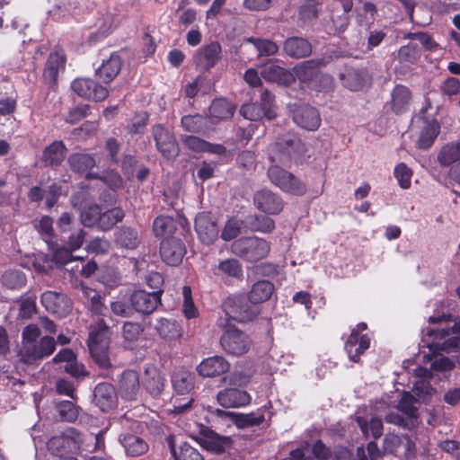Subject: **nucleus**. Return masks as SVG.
<instances>
[{
	"mask_svg": "<svg viewBox=\"0 0 460 460\" xmlns=\"http://www.w3.org/2000/svg\"><path fill=\"white\" fill-rule=\"evenodd\" d=\"M112 332L103 318L99 319L89 328L87 346L93 363L102 370L113 367L110 358V345Z\"/></svg>",
	"mask_w": 460,
	"mask_h": 460,
	"instance_id": "1",
	"label": "nucleus"
},
{
	"mask_svg": "<svg viewBox=\"0 0 460 460\" xmlns=\"http://www.w3.org/2000/svg\"><path fill=\"white\" fill-rule=\"evenodd\" d=\"M307 148L298 136L287 133L279 137L268 146V155L271 163H279L288 165L290 163L302 162L306 155Z\"/></svg>",
	"mask_w": 460,
	"mask_h": 460,
	"instance_id": "2",
	"label": "nucleus"
},
{
	"mask_svg": "<svg viewBox=\"0 0 460 460\" xmlns=\"http://www.w3.org/2000/svg\"><path fill=\"white\" fill-rule=\"evenodd\" d=\"M270 243L256 235L243 236L231 243V252L248 262H257L270 252Z\"/></svg>",
	"mask_w": 460,
	"mask_h": 460,
	"instance_id": "3",
	"label": "nucleus"
},
{
	"mask_svg": "<svg viewBox=\"0 0 460 460\" xmlns=\"http://www.w3.org/2000/svg\"><path fill=\"white\" fill-rule=\"evenodd\" d=\"M219 327L223 331L219 344L226 354L240 357L250 350L252 340L247 333L228 321L220 323Z\"/></svg>",
	"mask_w": 460,
	"mask_h": 460,
	"instance_id": "4",
	"label": "nucleus"
},
{
	"mask_svg": "<svg viewBox=\"0 0 460 460\" xmlns=\"http://www.w3.org/2000/svg\"><path fill=\"white\" fill-rule=\"evenodd\" d=\"M267 174L270 182L286 193L303 196L307 191L304 181L277 164L270 165Z\"/></svg>",
	"mask_w": 460,
	"mask_h": 460,
	"instance_id": "5",
	"label": "nucleus"
},
{
	"mask_svg": "<svg viewBox=\"0 0 460 460\" xmlns=\"http://www.w3.org/2000/svg\"><path fill=\"white\" fill-rule=\"evenodd\" d=\"M267 174L270 182L286 193L303 196L307 191L304 181L277 164L270 165Z\"/></svg>",
	"mask_w": 460,
	"mask_h": 460,
	"instance_id": "6",
	"label": "nucleus"
},
{
	"mask_svg": "<svg viewBox=\"0 0 460 460\" xmlns=\"http://www.w3.org/2000/svg\"><path fill=\"white\" fill-rule=\"evenodd\" d=\"M272 407L271 401H268L264 405L249 413L235 412V414H231L232 423L239 429L253 427L267 429L270 426L274 415Z\"/></svg>",
	"mask_w": 460,
	"mask_h": 460,
	"instance_id": "7",
	"label": "nucleus"
},
{
	"mask_svg": "<svg viewBox=\"0 0 460 460\" xmlns=\"http://www.w3.org/2000/svg\"><path fill=\"white\" fill-rule=\"evenodd\" d=\"M151 133L156 150L161 155L168 161H174L180 154L179 144L174 134L161 123L153 125Z\"/></svg>",
	"mask_w": 460,
	"mask_h": 460,
	"instance_id": "8",
	"label": "nucleus"
},
{
	"mask_svg": "<svg viewBox=\"0 0 460 460\" xmlns=\"http://www.w3.org/2000/svg\"><path fill=\"white\" fill-rule=\"evenodd\" d=\"M223 311L229 319L239 323L252 322L258 314L256 308L243 296H228L222 304Z\"/></svg>",
	"mask_w": 460,
	"mask_h": 460,
	"instance_id": "9",
	"label": "nucleus"
},
{
	"mask_svg": "<svg viewBox=\"0 0 460 460\" xmlns=\"http://www.w3.org/2000/svg\"><path fill=\"white\" fill-rule=\"evenodd\" d=\"M353 4V0H331L328 10L333 34H341L347 30Z\"/></svg>",
	"mask_w": 460,
	"mask_h": 460,
	"instance_id": "10",
	"label": "nucleus"
},
{
	"mask_svg": "<svg viewBox=\"0 0 460 460\" xmlns=\"http://www.w3.org/2000/svg\"><path fill=\"white\" fill-rule=\"evenodd\" d=\"M161 291L147 292L144 289H137L130 295L131 308L143 315L153 314L161 305Z\"/></svg>",
	"mask_w": 460,
	"mask_h": 460,
	"instance_id": "11",
	"label": "nucleus"
},
{
	"mask_svg": "<svg viewBox=\"0 0 460 460\" xmlns=\"http://www.w3.org/2000/svg\"><path fill=\"white\" fill-rule=\"evenodd\" d=\"M187 252L186 245L180 238L165 237L160 243V255L162 261L172 267L179 266Z\"/></svg>",
	"mask_w": 460,
	"mask_h": 460,
	"instance_id": "12",
	"label": "nucleus"
},
{
	"mask_svg": "<svg viewBox=\"0 0 460 460\" xmlns=\"http://www.w3.org/2000/svg\"><path fill=\"white\" fill-rule=\"evenodd\" d=\"M71 89L78 96L93 102L104 101L109 95L106 87L91 78L75 79L71 84Z\"/></svg>",
	"mask_w": 460,
	"mask_h": 460,
	"instance_id": "13",
	"label": "nucleus"
},
{
	"mask_svg": "<svg viewBox=\"0 0 460 460\" xmlns=\"http://www.w3.org/2000/svg\"><path fill=\"white\" fill-rule=\"evenodd\" d=\"M324 64L322 58L309 59L301 62L293 68L294 82L298 79L304 84H312L314 80L319 79L329 83L332 81L331 77L323 75L319 71V67Z\"/></svg>",
	"mask_w": 460,
	"mask_h": 460,
	"instance_id": "14",
	"label": "nucleus"
},
{
	"mask_svg": "<svg viewBox=\"0 0 460 460\" xmlns=\"http://www.w3.org/2000/svg\"><path fill=\"white\" fill-rule=\"evenodd\" d=\"M199 443L202 447L217 455L229 452L234 446V440L229 436H222L209 428L200 429Z\"/></svg>",
	"mask_w": 460,
	"mask_h": 460,
	"instance_id": "15",
	"label": "nucleus"
},
{
	"mask_svg": "<svg viewBox=\"0 0 460 460\" xmlns=\"http://www.w3.org/2000/svg\"><path fill=\"white\" fill-rule=\"evenodd\" d=\"M56 341L53 337L44 336L39 342L26 345L22 357L27 364H34L45 358L49 357L56 349Z\"/></svg>",
	"mask_w": 460,
	"mask_h": 460,
	"instance_id": "16",
	"label": "nucleus"
},
{
	"mask_svg": "<svg viewBox=\"0 0 460 460\" xmlns=\"http://www.w3.org/2000/svg\"><path fill=\"white\" fill-rule=\"evenodd\" d=\"M340 79L342 85L350 91H362L372 84V77L366 67L345 66Z\"/></svg>",
	"mask_w": 460,
	"mask_h": 460,
	"instance_id": "17",
	"label": "nucleus"
},
{
	"mask_svg": "<svg viewBox=\"0 0 460 460\" xmlns=\"http://www.w3.org/2000/svg\"><path fill=\"white\" fill-rule=\"evenodd\" d=\"M230 367L231 364L225 357L215 355L203 358L195 369L202 378H216L226 374Z\"/></svg>",
	"mask_w": 460,
	"mask_h": 460,
	"instance_id": "18",
	"label": "nucleus"
},
{
	"mask_svg": "<svg viewBox=\"0 0 460 460\" xmlns=\"http://www.w3.org/2000/svg\"><path fill=\"white\" fill-rule=\"evenodd\" d=\"M221 54L222 47L220 43L218 41H211L196 51L193 61L198 68L208 72L221 59Z\"/></svg>",
	"mask_w": 460,
	"mask_h": 460,
	"instance_id": "19",
	"label": "nucleus"
},
{
	"mask_svg": "<svg viewBox=\"0 0 460 460\" xmlns=\"http://www.w3.org/2000/svg\"><path fill=\"white\" fill-rule=\"evenodd\" d=\"M41 304L46 310L60 318L66 317L72 309L69 297L64 293L46 291L41 296Z\"/></svg>",
	"mask_w": 460,
	"mask_h": 460,
	"instance_id": "20",
	"label": "nucleus"
},
{
	"mask_svg": "<svg viewBox=\"0 0 460 460\" xmlns=\"http://www.w3.org/2000/svg\"><path fill=\"white\" fill-rule=\"evenodd\" d=\"M93 402L102 412H108L118 405V395L114 385L108 382L99 383L93 392Z\"/></svg>",
	"mask_w": 460,
	"mask_h": 460,
	"instance_id": "21",
	"label": "nucleus"
},
{
	"mask_svg": "<svg viewBox=\"0 0 460 460\" xmlns=\"http://www.w3.org/2000/svg\"><path fill=\"white\" fill-rule=\"evenodd\" d=\"M195 230L202 242L206 245H210L217 239L219 228L216 220L210 213H199L195 218Z\"/></svg>",
	"mask_w": 460,
	"mask_h": 460,
	"instance_id": "22",
	"label": "nucleus"
},
{
	"mask_svg": "<svg viewBox=\"0 0 460 460\" xmlns=\"http://www.w3.org/2000/svg\"><path fill=\"white\" fill-rule=\"evenodd\" d=\"M292 117L297 126L309 131H315L321 126L318 110L308 104L296 106L292 111Z\"/></svg>",
	"mask_w": 460,
	"mask_h": 460,
	"instance_id": "23",
	"label": "nucleus"
},
{
	"mask_svg": "<svg viewBox=\"0 0 460 460\" xmlns=\"http://www.w3.org/2000/svg\"><path fill=\"white\" fill-rule=\"evenodd\" d=\"M66 63V56L61 49L49 55L45 63L43 79L50 87H54L57 84L58 74L65 70Z\"/></svg>",
	"mask_w": 460,
	"mask_h": 460,
	"instance_id": "24",
	"label": "nucleus"
},
{
	"mask_svg": "<svg viewBox=\"0 0 460 460\" xmlns=\"http://www.w3.org/2000/svg\"><path fill=\"white\" fill-rule=\"evenodd\" d=\"M52 360L56 364L64 362V371L75 379L90 376V372L84 364L77 361L76 355L70 349H62Z\"/></svg>",
	"mask_w": 460,
	"mask_h": 460,
	"instance_id": "25",
	"label": "nucleus"
},
{
	"mask_svg": "<svg viewBox=\"0 0 460 460\" xmlns=\"http://www.w3.org/2000/svg\"><path fill=\"white\" fill-rule=\"evenodd\" d=\"M217 401L226 409L240 408L249 405L252 396L243 389L227 387L217 393Z\"/></svg>",
	"mask_w": 460,
	"mask_h": 460,
	"instance_id": "26",
	"label": "nucleus"
},
{
	"mask_svg": "<svg viewBox=\"0 0 460 460\" xmlns=\"http://www.w3.org/2000/svg\"><path fill=\"white\" fill-rule=\"evenodd\" d=\"M253 202L259 210L270 215L280 213L284 205L279 195L266 189L255 192Z\"/></svg>",
	"mask_w": 460,
	"mask_h": 460,
	"instance_id": "27",
	"label": "nucleus"
},
{
	"mask_svg": "<svg viewBox=\"0 0 460 460\" xmlns=\"http://www.w3.org/2000/svg\"><path fill=\"white\" fill-rule=\"evenodd\" d=\"M107 429H102L98 433H89L81 437L80 433L75 429H69L67 437L71 438V434L74 435V438L78 441L79 448L93 453L97 451H104L105 449V434Z\"/></svg>",
	"mask_w": 460,
	"mask_h": 460,
	"instance_id": "28",
	"label": "nucleus"
},
{
	"mask_svg": "<svg viewBox=\"0 0 460 460\" xmlns=\"http://www.w3.org/2000/svg\"><path fill=\"white\" fill-rule=\"evenodd\" d=\"M140 391V381L138 373L128 369L123 371L119 381V392L122 399L126 401H136Z\"/></svg>",
	"mask_w": 460,
	"mask_h": 460,
	"instance_id": "29",
	"label": "nucleus"
},
{
	"mask_svg": "<svg viewBox=\"0 0 460 460\" xmlns=\"http://www.w3.org/2000/svg\"><path fill=\"white\" fill-rule=\"evenodd\" d=\"M171 383L177 394L186 395L194 389L195 375L186 367H178L172 373Z\"/></svg>",
	"mask_w": 460,
	"mask_h": 460,
	"instance_id": "30",
	"label": "nucleus"
},
{
	"mask_svg": "<svg viewBox=\"0 0 460 460\" xmlns=\"http://www.w3.org/2000/svg\"><path fill=\"white\" fill-rule=\"evenodd\" d=\"M312 50L311 42L304 37H288L283 42V51L291 58L299 59L309 57Z\"/></svg>",
	"mask_w": 460,
	"mask_h": 460,
	"instance_id": "31",
	"label": "nucleus"
},
{
	"mask_svg": "<svg viewBox=\"0 0 460 460\" xmlns=\"http://www.w3.org/2000/svg\"><path fill=\"white\" fill-rule=\"evenodd\" d=\"M155 329L158 336L168 342L179 341L183 336L182 326L175 319L161 317L157 319Z\"/></svg>",
	"mask_w": 460,
	"mask_h": 460,
	"instance_id": "32",
	"label": "nucleus"
},
{
	"mask_svg": "<svg viewBox=\"0 0 460 460\" xmlns=\"http://www.w3.org/2000/svg\"><path fill=\"white\" fill-rule=\"evenodd\" d=\"M423 337L422 342L423 347H428L433 353H438L444 351L447 353L458 352L460 350V337L453 336L447 339L438 340L435 336L425 337L426 329L422 331Z\"/></svg>",
	"mask_w": 460,
	"mask_h": 460,
	"instance_id": "33",
	"label": "nucleus"
},
{
	"mask_svg": "<svg viewBox=\"0 0 460 460\" xmlns=\"http://www.w3.org/2000/svg\"><path fill=\"white\" fill-rule=\"evenodd\" d=\"M370 338L367 334H363L361 337H356V333H350L348 337L344 349L348 354L350 361L358 363L360 357L369 349Z\"/></svg>",
	"mask_w": 460,
	"mask_h": 460,
	"instance_id": "34",
	"label": "nucleus"
},
{
	"mask_svg": "<svg viewBox=\"0 0 460 460\" xmlns=\"http://www.w3.org/2000/svg\"><path fill=\"white\" fill-rule=\"evenodd\" d=\"M165 382L164 376L155 367L152 366L145 369L143 386L151 396H159L165 387Z\"/></svg>",
	"mask_w": 460,
	"mask_h": 460,
	"instance_id": "35",
	"label": "nucleus"
},
{
	"mask_svg": "<svg viewBox=\"0 0 460 460\" xmlns=\"http://www.w3.org/2000/svg\"><path fill=\"white\" fill-rule=\"evenodd\" d=\"M411 100V90L405 85L396 84L391 93L388 105L394 113L399 115L408 111Z\"/></svg>",
	"mask_w": 460,
	"mask_h": 460,
	"instance_id": "36",
	"label": "nucleus"
},
{
	"mask_svg": "<svg viewBox=\"0 0 460 460\" xmlns=\"http://www.w3.org/2000/svg\"><path fill=\"white\" fill-rule=\"evenodd\" d=\"M122 60L119 54L111 53L108 59L102 61L101 66L96 69L95 75L105 84L112 82L119 74Z\"/></svg>",
	"mask_w": 460,
	"mask_h": 460,
	"instance_id": "37",
	"label": "nucleus"
},
{
	"mask_svg": "<svg viewBox=\"0 0 460 460\" xmlns=\"http://www.w3.org/2000/svg\"><path fill=\"white\" fill-rule=\"evenodd\" d=\"M261 76L268 82L287 86L294 83L292 72L276 64L266 65L261 71Z\"/></svg>",
	"mask_w": 460,
	"mask_h": 460,
	"instance_id": "38",
	"label": "nucleus"
},
{
	"mask_svg": "<svg viewBox=\"0 0 460 460\" xmlns=\"http://www.w3.org/2000/svg\"><path fill=\"white\" fill-rule=\"evenodd\" d=\"M66 152V147L63 141L56 140L44 148L41 160L46 166L58 167L64 161Z\"/></svg>",
	"mask_w": 460,
	"mask_h": 460,
	"instance_id": "39",
	"label": "nucleus"
},
{
	"mask_svg": "<svg viewBox=\"0 0 460 460\" xmlns=\"http://www.w3.org/2000/svg\"><path fill=\"white\" fill-rule=\"evenodd\" d=\"M275 291L273 283L269 280H258L252 286L247 294L249 302L252 305H258L268 301Z\"/></svg>",
	"mask_w": 460,
	"mask_h": 460,
	"instance_id": "40",
	"label": "nucleus"
},
{
	"mask_svg": "<svg viewBox=\"0 0 460 460\" xmlns=\"http://www.w3.org/2000/svg\"><path fill=\"white\" fill-rule=\"evenodd\" d=\"M215 275L242 281L243 279V265L237 259L222 260L215 270Z\"/></svg>",
	"mask_w": 460,
	"mask_h": 460,
	"instance_id": "41",
	"label": "nucleus"
},
{
	"mask_svg": "<svg viewBox=\"0 0 460 460\" xmlns=\"http://www.w3.org/2000/svg\"><path fill=\"white\" fill-rule=\"evenodd\" d=\"M67 162L74 172L85 173V176L96 165L94 155L87 153H74L69 155Z\"/></svg>",
	"mask_w": 460,
	"mask_h": 460,
	"instance_id": "42",
	"label": "nucleus"
},
{
	"mask_svg": "<svg viewBox=\"0 0 460 460\" xmlns=\"http://www.w3.org/2000/svg\"><path fill=\"white\" fill-rule=\"evenodd\" d=\"M128 456L137 457L146 454L148 451V444L140 437L133 434H126L120 438Z\"/></svg>",
	"mask_w": 460,
	"mask_h": 460,
	"instance_id": "43",
	"label": "nucleus"
},
{
	"mask_svg": "<svg viewBox=\"0 0 460 460\" xmlns=\"http://www.w3.org/2000/svg\"><path fill=\"white\" fill-rule=\"evenodd\" d=\"M460 161V139L445 144L438 154V162L443 167H448Z\"/></svg>",
	"mask_w": 460,
	"mask_h": 460,
	"instance_id": "44",
	"label": "nucleus"
},
{
	"mask_svg": "<svg viewBox=\"0 0 460 460\" xmlns=\"http://www.w3.org/2000/svg\"><path fill=\"white\" fill-rule=\"evenodd\" d=\"M236 106L226 98H218L212 102L209 107L211 117L218 119H231L235 111Z\"/></svg>",
	"mask_w": 460,
	"mask_h": 460,
	"instance_id": "45",
	"label": "nucleus"
},
{
	"mask_svg": "<svg viewBox=\"0 0 460 460\" xmlns=\"http://www.w3.org/2000/svg\"><path fill=\"white\" fill-rule=\"evenodd\" d=\"M115 242L120 247L133 250L138 246L140 239L136 229L122 226L115 233Z\"/></svg>",
	"mask_w": 460,
	"mask_h": 460,
	"instance_id": "46",
	"label": "nucleus"
},
{
	"mask_svg": "<svg viewBox=\"0 0 460 460\" xmlns=\"http://www.w3.org/2000/svg\"><path fill=\"white\" fill-rule=\"evenodd\" d=\"M440 132V125L438 121L432 120L427 123L422 128L417 145L420 149H429L435 142Z\"/></svg>",
	"mask_w": 460,
	"mask_h": 460,
	"instance_id": "47",
	"label": "nucleus"
},
{
	"mask_svg": "<svg viewBox=\"0 0 460 460\" xmlns=\"http://www.w3.org/2000/svg\"><path fill=\"white\" fill-rule=\"evenodd\" d=\"M322 3L319 0H305L298 7V19L303 23L315 21L321 12Z\"/></svg>",
	"mask_w": 460,
	"mask_h": 460,
	"instance_id": "48",
	"label": "nucleus"
},
{
	"mask_svg": "<svg viewBox=\"0 0 460 460\" xmlns=\"http://www.w3.org/2000/svg\"><path fill=\"white\" fill-rule=\"evenodd\" d=\"M124 217L125 213L120 208H113L105 212L101 211L98 228L102 231H109L112 229L117 223L121 222Z\"/></svg>",
	"mask_w": 460,
	"mask_h": 460,
	"instance_id": "49",
	"label": "nucleus"
},
{
	"mask_svg": "<svg viewBox=\"0 0 460 460\" xmlns=\"http://www.w3.org/2000/svg\"><path fill=\"white\" fill-rule=\"evenodd\" d=\"M356 421L365 436L368 435L369 430L375 439L379 438L383 435L384 427L380 418L372 417L368 422L364 417L359 416L357 417Z\"/></svg>",
	"mask_w": 460,
	"mask_h": 460,
	"instance_id": "50",
	"label": "nucleus"
},
{
	"mask_svg": "<svg viewBox=\"0 0 460 460\" xmlns=\"http://www.w3.org/2000/svg\"><path fill=\"white\" fill-rule=\"evenodd\" d=\"M176 230V222L172 217L158 216L153 223L155 236L162 237L172 234Z\"/></svg>",
	"mask_w": 460,
	"mask_h": 460,
	"instance_id": "51",
	"label": "nucleus"
},
{
	"mask_svg": "<svg viewBox=\"0 0 460 460\" xmlns=\"http://www.w3.org/2000/svg\"><path fill=\"white\" fill-rule=\"evenodd\" d=\"M332 460H368V457L364 447H358L355 456L347 447L336 446L333 448Z\"/></svg>",
	"mask_w": 460,
	"mask_h": 460,
	"instance_id": "52",
	"label": "nucleus"
},
{
	"mask_svg": "<svg viewBox=\"0 0 460 460\" xmlns=\"http://www.w3.org/2000/svg\"><path fill=\"white\" fill-rule=\"evenodd\" d=\"M183 302L181 312L187 320L196 319L199 316V311L195 305L191 288L190 286H184L182 288Z\"/></svg>",
	"mask_w": 460,
	"mask_h": 460,
	"instance_id": "53",
	"label": "nucleus"
},
{
	"mask_svg": "<svg viewBox=\"0 0 460 460\" xmlns=\"http://www.w3.org/2000/svg\"><path fill=\"white\" fill-rule=\"evenodd\" d=\"M250 229L253 232L269 234L275 229V222L266 216H252L247 218Z\"/></svg>",
	"mask_w": 460,
	"mask_h": 460,
	"instance_id": "54",
	"label": "nucleus"
},
{
	"mask_svg": "<svg viewBox=\"0 0 460 460\" xmlns=\"http://www.w3.org/2000/svg\"><path fill=\"white\" fill-rule=\"evenodd\" d=\"M246 41L257 49L260 57L272 56L279 51L278 44L270 40L251 37Z\"/></svg>",
	"mask_w": 460,
	"mask_h": 460,
	"instance_id": "55",
	"label": "nucleus"
},
{
	"mask_svg": "<svg viewBox=\"0 0 460 460\" xmlns=\"http://www.w3.org/2000/svg\"><path fill=\"white\" fill-rule=\"evenodd\" d=\"M26 275L18 270H7L2 277V283L10 289H20L26 285Z\"/></svg>",
	"mask_w": 460,
	"mask_h": 460,
	"instance_id": "56",
	"label": "nucleus"
},
{
	"mask_svg": "<svg viewBox=\"0 0 460 460\" xmlns=\"http://www.w3.org/2000/svg\"><path fill=\"white\" fill-rule=\"evenodd\" d=\"M56 409L62 420L74 422L79 415V407L71 401H61L56 403Z\"/></svg>",
	"mask_w": 460,
	"mask_h": 460,
	"instance_id": "57",
	"label": "nucleus"
},
{
	"mask_svg": "<svg viewBox=\"0 0 460 460\" xmlns=\"http://www.w3.org/2000/svg\"><path fill=\"white\" fill-rule=\"evenodd\" d=\"M86 179H97L100 180L103 184L107 185L111 190H115L122 187L123 181L121 176L116 172H108L103 175L99 173H88Z\"/></svg>",
	"mask_w": 460,
	"mask_h": 460,
	"instance_id": "58",
	"label": "nucleus"
},
{
	"mask_svg": "<svg viewBox=\"0 0 460 460\" xmlns=\"http://www.w3.org/2000/svg\"><path fill=\"white\" fill-rule=\"evenodd\" d=\"M418 401L415 397L409 392H404L401 400L398 402L397 408L403 414L408 416L409 418H417L418 416V408L416 403Z\"/></svg>",
	"mask_w": 460,
	"mask_h": 460,
	"instance_id": "59",
	"label": "nucleus"
},
{
	"mask_svg": "<svg viewBox=\"0 0 460 460\" xmlns=\"http://www.w3.org/2000/svg\"><path fill=\"white\" fill-rule=\"evenodd\" d=\"M149 121V114L146 111L136 113L133 120L126 127L127 132L131 135H142Z\"/></svg>",
	"mask_w": 460,
	"mask_h": 460,
	"instance_id": "60",
	"label": "nucleus"
},
{
	"mask_svg": "<svg viewBox=\"0 0 460 460\" xmlns=\"http://www.w3.org/2000/svg\"><path fill=\"white\" fill-rule=\"evenodd\" d=\"M240 114L244 119L252 121H258L264 117L268 119V113H266L263 107L257 102L243 104L240 108Z\"/></svg>",
	"mask_w": 460,
	"mask_h": 460,
	"instance_id": "61",
	"label": "nucleus"
},
{
	"mask_svg": "<svg viewBox=\"0 0 460 460\" xmlns=\"http://www.w3.org/2000/svg\"><path fill=\"white\" fill-rule=\"evenodd\" d=\"M421 53L418 45L409 43L402 46L398 50V59L400 62L415 64L420 58Z\"/></svg>",
	"mask_w": 460,
	"mask_h": 460,
	"instance_id": "62",
	"label": "nucleus"
},
{
	"mask_svg": "<svg viewBox=\"0 0 460 460\" xmlns=\"http://www.w3.org/2000/svg\"><path fill=\"white\" fill-rule=\"evenodd\" d=\"M101 207L93 204L85 208L81 213L82 224L86 227L97 226L100 220Z\"/></svg>",
	"mask_w": 460,
	"mask_h": 460,
	"instance_id": "63",
	"label": "nucleus"
},
{
	"mask_svg": "<svg viewBox=\"0 0 460 460\" xmlns=\"http://www.w3.org/2000/svg\"><path fill=\"white\" fill-rule=\"evenodd\" d=\"M174 460H204L200 452L188 442L182 443Z\"/></svg>",
	"mask_w": 460,
	"mask_h": 460,
	"instance_id": "64",
	"label": "nucleus"
}]
</instances>
